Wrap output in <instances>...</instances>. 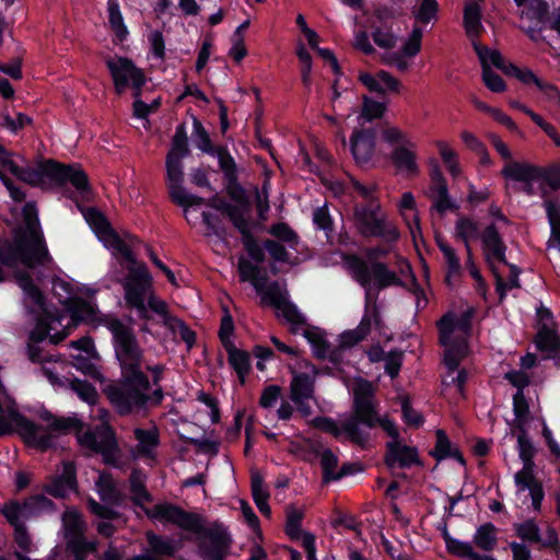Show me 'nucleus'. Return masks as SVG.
<instances>
[{"instance_id": "obj_1", "label": "nucleus", "mask_w": 560, "mask_h": 560, "mask_svg": "<svg viewBox=\"0 0 560 560\" xmlns=\"http://www.w3.org/2000/svg\"><path fill=\"white\" fill-rule=\"evenodd\" d=\"M22 215L26 231L15 233L13 246L0 253L1 262L8 267L14 266L18 261L24 267L51 264L52 256L40 229L36 205L26 202L22 209Z\"/></svg>"}, {"instance_id": "obj_2", "label": "nucleus", "mask_w": 560, "mask_h": 560, "mask_svg": "<svg viewBox=\"0 0 560 560\" xmlns=\"http://www.w3.org/2000/svg\"><path fill=\"white\" fill-rule=\"evenodd\" d=\"M1 166L18 179L34 187L44 186L45 179H48L52 186L58 188L71 184L80 194L91 190L88 174L74 164L67 165L48 159L40 161L36 167H22L12 159H2Z\"/></svg>"}, {"instance_id": "obj_3", "label": "nucleus", "mask_w": 560, "mask_h": 560, "mask_svg": "<svg viewBox=\"0 0 560 560\" xmlns=\"http://www.w3.org/2000/svg\"><path fill=\"white\" fill-rule=\"evenodd\" d=\"M101 323L112 334L115 358L120 368V378L114 385L132 384L133 382L148 384V375L142 371L144 351L133 328L118 317H104Z\"/></svg>"}, {"instance_id": "obj_4", "label": "nucleus", "mask_w": 560, "mask_h": 560, "mask_svg": "<svg viewBox=\"0 0 560 560\" xmlns=\"http://www.w3.org/2000/svg\"><path fill=\"white\" fill-rule=\"evenodd\" d=\"M40 419L49 423V429L56 432L75 431L79 444L94 453L101 454L103 463L107 466L119 467L120 448L116 433L108 423H103L93 430H83V422L72 417H56L49 410H43Z\"/></svg>"}, {"instance_id": "obj_5", "label": "nucleus", "mask_w": 560, "mask_h": 560, "mask_svg": "<svg viewBox=\"0 0 560 560\" xmlns=\"http://www.w3.org/2000/svg\"><path fill=\"white\" fill-rule=\"evenodd\" d=\"M375 392L374 385L369 380L360 377L353 387L352 415L342 423V431L348 440L362 450L369 447L371 435L360 427L374 429L380 422L381 415L377 410Z\"/></svg>"}, {"instance_id": "obj_6", "label": "nucleus", "mask_w": 560, "mask_h": 560, "mask_svg": "<svg viewBox=\"0 0 560 560\" xmlns=\"http://www.w3.org/2000/svg\"><path fill=\"white\" fill-rule=\"evenodd\" d=\"M347 261L353 273V279L365 291L364 310L372 311L374 324L378 326L381 323V314L376 304L378 291L392 285L406 288L407 284L396 272L389 270L385 262L374 261L369 265L363 258L357 255L349 256Z\"/></svg>"}, {"instance_id": "obj_7", "label": "nucleus", "mask_w": 560, "mask_h": 560, "mask_svg": "<svg viewBox=\"0 0 560 560\" xmlns=\"http://www.w3.org/2000/svg\"><path fill=\"white\" fill-rule=\"evenodd\" d=\"M151 381L148 377V384L133 382L132 384L108 385L105 394L115 408L116 412L121 416L138 415L147 412L152 406H160L164 399V392L161 386L151 393Z\"/></svg>"}, {"instance_id": "obj_8", "label": "nucleus", "mask_w": 560, "mask_h": 560, "mask_svg": "<svg viewBox=\"0 0 560 560\" xmlns=\"http://www.w3.org/2000/svg\"><path fill=\"white\" fill-rule=\"evenodd\" d=\"M145 514L151 520L167 522L184 530L197 534L200 540L207 542L228 533L222 523L214 522L210 527H206L198 514L185 511L180 506L168 502L158 503L152 509H145Z\"/></svg>"}, {"instance_id": "obj_9", "label": "nucleus", "mask_w": 560, "mask_h": 560, "mask_svg": "<svg viewBox=\"0 0 560 560\" xmlns=\"http://www.w3.org/2000/svg\"><path fill=\"white\" fill-rule=\"evenodd\" d=\"M62 529L65 551L72 560H88L97 552L98 541L86 537L88 526L79 511L67 510L62 514Z\"/></svg>"}, {"instance_id": "obj_10", "label": "nucleus", "mask_w": 560, "mask_h": 560, "mask_svg": "<svg viewBox=\"0 0 560 560\" xmlns=\"http://www.w3.org/2000/svg\"><path fill=\"white\" fill-rule=\"evenodd\" d=\"M353 223L362 237L382 238L387 243L396 242L399 238V231L386 221L377 202L354 205Z\"/></svg>"}, {"instance_id": "obj_11", "label": "nucleus", "mask_w": 560, "mask_h": 560, "mask_svg": "<svg viewBox=\"0 0 560 560\" xmlns=\"http://www.w3.org/2000/svg\"><path fill=\"white\" fill-rule=\"evenodd\" d=\"M2 413L3 410L0 411V439L15 432L26 444L38 448L40 452H47L54 447L52 436L48 433L38 434L42 427L26 418L14 407L8 408L7 417Z\"/></svg>"}, {"instance_id": "obj_12", "label": "nucleus", "mask_w": 560, "mask_h": 560, "mask_svg": "<svg viewBox=\"0 0 560 560\" xmlns=\"http://www.w3.org/2000/svg\"><path fill=\"white\" fill-rule=\"evenodd\" d=\"M152 282L153 278L145 264L142 262L139 266H130L121 283L126 305L130 310H135L138 317L144 322L152 319L145 304L147 295L152 289Z\"/></svg>"}, {"instance_id": "obj_13", "label": "nucleus", "mask_w": 560, "mask_h": 560, "mask_svg": "<svg viewBox=\"0 0 560 560\" xmlns=\"http://www.w3.org/2000/svg\"><path fill=\"white\" fill-rule=\"evenodd\" d=\"M106 68L113 80L115 92L121 95L128 88L132 89V96L140 97L147 83L144 71L137 67L132 59L125 56H107Z\"/></svg>"}, {"instance_id": "obj_14", "label": "nucleus", "mask_w": 560, "mask_h": 560, "mask_svg": "<svg viewBox=\"0 0 560 560\" xmlns=\"http://www.w3.org/2000/svg\"><path fill=\"white\" fill-rule=\"evenodd\" d=\"M501 174L504 178L512 180L540 179L552 190L560 189V163L538 166L522 162H511L502 168Z\"/></svg>"}, {"instance_id": "obj_15", "label": "nucleus", "mask_w": 560, "mask_h": 560, "mask_svg": "<svg viewBox=\"0 0 560 560\" xmlns=\"http://www.w3.org/2000/svg\"><path fill=\"white\" fill-rule=\"evenodd\" d=\"M55 502L45 494H33L25 498L22 502L14 499L9 500L1 506L0 513L5 515V513L12 511L18 520L24 522L38 517L45 511H55Z\"/></svg>"}, {"instance_id": "obj_16", "label": "nucleus", "mask_w": 560, "mask_h": 560, "mask_svg": "<svg viewBox=\"0 0 560 560\" xmlns=\"http://www.w3.org/2000/svg\"><path fill=\"white\" fill-rule=\"evenodd\" d=\"M383 462L389 470L395 468L410 469L413 466H424L419 456L418 448L416 446L407 445L402 441L386 442Z\"/></svg>"}, {"instance_id": "obj_17", "label": "nucleus", "mask_w": 560, "mask_h": 560, "mask_svg": "<svg viewBox=\"0 0 560 560\" xmlns=\"http://www.w3.org/2000/svg\"><path fill=\"white\" fill-rule=\"evenodd\" d=\"M523 468L514 475V482L518 492L528 490L532 505L535 511H540L545 498L544 487L540 480L535 477L534 457L520 458Z\"/></svg>"}, {"instance_id": "obj_18", "label": "nucleus", "mask_w": 560, "mask_h": 560, "mask_svg": "<svg viewBox=\"0 0 560 560\" xmlns=\"http://www.w3.org/2000/svg\"><path fill=\"white\" fill-rule=\"evenodd\" d=\"M261 300L282 311L283 317L292 325V334L298 332L294 326H302L306 324V318L299 311L298 306L294 303L285 300L278 281H272L268 285L267 290L261 296Z\"/></svg>"}, {"instance_id": "obj_19", "label": "nucleus", "mask_w": 560, "mask_h": 560, "mask_svg": "<svg viewBox=\"0 0 560 560\" xmlns=\"http://www.w3.org/2000/svg\"><path fill=\"white\" fill-rule=\"evenodd\" d=\"M78 490L77 466L73 462H62V472L48 478L43 491L55 499H66L69 492Z\"/></svg>"}, {"instance_id": "obj_20", "label": "nucleus", "mask_w": 560, "mask_h": 560, "mask_svg": "<svg viewBox=\"0 0 560 560\" xmlns=\"http://www.w3.org/2000/svg\"><path fill=\"white\" fill-rule=\"evenodd\" d=\"M481 246L485 260L491 271H493V267H495L494 261L509 265L505 256L508 247L494 223L488 224L482 230Z\"/></svg>"}, {"instance_id": "obj_21", "label": "nucleus", "mask_w": 560, "mask_h": 560, "mask_svg": "<svg viewBox=\"0 0 560 560\" xmlns=\"http://www.w3.org/2000/svg\"><path fill=\"white\" fill-rule=\"evenodd\" d=\"M62 305L69 313L71 323L74 326H78L81 323L102 325V318L114 317L113 315L101 314L95 304H92L80 296L66 298Z\"/></svg>"}, {"instance_id": "obj_22", "label": "nucleus", "mask_w": 560, "mask_h": 560, "mask_svg": "<svg viewBox=\"0 0 560 560\" xmlns=\"http://www.w3.org/2000/svg\"><path fill=\"white\" fill-rule=\"evenodd\" d=\"M376 131L373 128L355 129L350 137V151L358 164L368 163L374 153Z\"/></svg>"}, {"instance_id": "obj_23", "label": "nucleus", "mask_w": 560, "mask_h": 560, "mask_svg": "<svg viewBox=\"0 0 560 560\" xmlns=\"http://www.w3.org/2000/svg\"><path fill=\"white\" fill-rule=\"evenodd\" d=\"M190 153L188 141L172 139L171 149L165 159L166 182H178L185 175L183 160Z\"/></svg>"}, {"instance_id": "obj_24", "label": "nucleus", "mask_w": 560, "mask_h": 560, "mask_svg": "<svg viewBox=\"0 0 560 560\" xmlns=\"http://www.w3.org/2000/svg\"><path fill=\"white\" fill-rule=\"evenodd\" d=\"M359 81L371 92L380 97L386 96V90L393 93H400L401 82L386 70H380L375 75L369 72H361Z\"/></svg>"}, {"instance_id": "obj_25", "label": "nucleus", "mask_w": 560, "mask_h": 560, "mask_svg": "<svg viewBox=\"0 0 560 560\" xmlns=\"http://www.w3.org/2000/svg\"><path fill=\"white\" fill-rule=\"evenodd\" d=\"M15 280L25 296L35 306L28 307V313L33 315H36L38 312L48 314L46 298L38 285L35 284L33 276L27 270H19L15 272Z\"/></svg>"}, {"instance_id": "obj_26", "label": "nucleus", "mask_w": 560, "mask_h": 560, "mask_svg": "<svg viewBox=\"0 0 560 560\" xmlns=\"http://www.w3.org/2000/svg\"><path fill=\"white\" fill-rule=\"evenodd\" d=\"M320 457V467L323 470V482L329 483L332 482L337 471L336 468L338 466L339 459L332 453L330 448L322 450L320 443L310 442L308 448L306 450V455L304 456V460L312 462L313 458Z\"/></svg>"}, {"instance_id": "obj_27", "label": "nucleus", "mask_w": 560, "mask_h": 560, "mask_svg": "<svg viewBox=\"0 0 560 560\" xmlns=\"http://www.w3.org/2000/svg\"><path fill=\"white\" fill-rule=\"evenodd\" d=\"M81 212L91 230L104 244L117 233L106 215L97 208L89 207Z\"/></svg>"}, {"instance_id": "obj_28", "label": "nucleus", "mask_w": 560, "mask_h": 560, "mask_svg": "<svg viewBox=\"0 0 560 560\" xmlns=\"http://www.w3.org/2000/svg\"><path fill=\"white\" fill-rule=\"evenodd\" d=\"M455 237L464 243L467 256L471 259V245L472 241L482 237V231L479 222L468 215H460L455 222Z\"/></svg>"}, {"instance_id": "obj_29", "label": "nucleus", "mask_w": 560, "mask_h": 560, "mask_svg": "<svg viewBox=\"0 0 560 560\" xmlns=\"http://www.w3.org/2000/svg\"><path fill=\"white\" fill-rule=\"evenodd\" d=\"M238 275L243 282H250L258 293H265L268 275L257 264L241 257L238 261Z\"/></svg>"}, {"instance_id": "obj_30", "label": "nucleus", "mask_w": 560, "mask_h": 560, "mask_svg": "<svg viewBox=\"0 0 560 560\" xmlns=\"http://www.w3.org/2000/svg\"><path fill=\"white\" fill-rule=\"evenodd\" d=\"M224 350L228 353V362L242 385L245 384L246 377L252 371L250 354L246 350L238 349L235 345H228Z\"/></svg>"}, {"instance_id": "obj_31", "label": "nucleus", "mask_w": 560, "mask_h": 560, "mask_svg": "<svg viewBox=\"0 0 560 560\" xmlns=\"http://www.w3.org/2000/svg\"><path fill=\"white\" fill-rule=\"evenodd\" d=\"M231 545L232 537L228 532L210 542L199 540L198 550L201 558L205 560H224L229 553Z\"/></svg>"}, {"instance_id": "obj_32", "label": "nucleus", "mask_w": 560, "mask_h": 560, "mask_svg": "<svg viewBox=\"0 0 560 560\" xmlns=\"http://www.w3.org/2000/svg\"><path fill=\"white\" fill-rule=\"evenodd\" d=\"M183 184L184 176L178 182H167L168 196L172 202L184 208L185 211L192 206H207L208 201L205 198L186 192Z\"/></svg>"}, {"instance_id": "obj_33", "label": "nucleus", "mask_w": 560, "mask_h": 560, "mask_svg": "<svg viewBox=\"0 0 560 560\" xmlns=\"http://www.w3.org/2000/svg\"><path fill=\"white\" fill-rule=\"evenodd\" d=\"M236 230L240 232L242 236L243 247L250 257V259L257 265L262 264L266 260V248L264 247V244L260 245L257 238L254 236L250 229L249 220L244 222Z\"/></svg>"}, {"instance_id": "obj_34", "label": "nucleus", "mask_w": 560, "mask_h": 560, "mask_svg": "<svg viewBox=\"0 0 560 560\" xmlns=\"http://www.w3.org/2000/svg\"><path fill=\"white\" fill-rule=\"evenodd\" d=\"M482 14L478 3L471 2L464 9L463 26L467 37L472 42L477 40L485 32L481 23Z\"/></svg>"}, {"instance_id": "obj_35", "label": "nucleus", "mask_w": 560, "mask_h": 560, "mask_svg": "<svg viewBox=\"0 0 560 560\" xmlns=\"http://www.w3.org/2000/svg\"><path fill=\"white\" fill-rule=\"evenodd\" d=\"M443 362L450 373L458 370L463 359L468 352V342L465 338H454L445 346Z\"/></svg>"}, {"instance_id": "obj_36", "label": "nucleus", "mask_w": 560, "mask_h": 560, "mask_svg": "<svg viewBox=\"0 0 560 560\" xmlns=\"http://www.w3.org/2000/svg\"><path fill=\"white\" fill-rule=\"evenodd\" d=\"M390 160L397 170H404L409 175H417L419 173L417 155L406 145L395 147L392 151Z\"/></svg>"}, {"instance_id": "obj_37", "label": "nucleus", "mask_w": 560, "mask_h": 560, "mask_svg": "<svg viewBox=\"0 0 560 560\" xmlns=\"http://www.w3.org/2000/svg\"><path fill=\"white\" fill-rule=\"evenodd\" d=\"M129 489L133 495V504L145 511L147 508L143 506L142 502H151L153 498L145 487V474L141 469H132L130 472Z\"/></svg>"}, {"instance_id": "obj_38", "label": "nucleus", "mask_w": 560, "mask_h": 560, "mask_svg": "<svg viewBox=\"0 0 560 560\" xmlns=\"http://www.w3.org/2000/svg\"><path fill=\"white\" fill-rule=\"evenodd\" d=\"M10 526L13 527V540L22 552L27 553L32 551V537L28 533L25 522L18 520L13 512L2 515Z\"/></svg>"}, {"instance_id": "obj_39", "label": "nucleus", "mask_w": 560, "mask_h": 560, "mask_svg": "<svg viewBox=\"0 0 560 560\" xmlns=\"http://www.w3.org/2000/svg\"><path fill=\"white\" fill-rule=\"evenodd\" d=\"M250 488L252 497L257 509L264 516L270 517L271 509L268 503L270 493L268 490L264 489V477L258 471L253 472L250 476Z\"/></svg>"}, {"instance_id": "obj_40", "label": "nucleus", "mask_w": 560, "mask_h": 560, "mask_svg": "<svg viewBox=\"0 0 560 560\" xmlns=\"http://www.w3.org/2000/svg\"><path fill=\"white\" fill-rule=\"evenodd\" d=\"M207 207L215 209L220 211L222 214L226 215L235 229H237L248 220L244 215L243 210L240 207L228 202L226 200L220 198L217 195L208 200Z\"/></svg>"}, {"instance_id": "obj_41", "label": "nucleus", "mask_w": 560, "mask_h": 560, "mask_svg": "<svg viewBox=\"0 0 560 560\" xmlns=\"http://www.w3.org/2000/svg\"><path fill=\"white\" fill-rule=\"evenodd\" d=\"M292 401L299 398H313L315 392V380L307 373H298L293 375L290 385Z\"/></svg>"}, {"instance_id": "obj_42", "label": "nucleus", "mask_w": 560, "mask_h": 560, "mask_svg": "<svg viewBox=\"0 0 560 560\" xmlns=\"http://www.w3.org/2000/svg\"><path fill=\"white\" fill-rule=\"evenodd\" d=\"M135 438L138 441L137 453L142 457H153V450L160 443L158 431L138 428L135 430Z\"/></svg>"}, {"instance_id": "obj_43", "label": "nucleus", "mask_w": 560, "mask_h": 560, "mask_svg": "<svg viewBox=\"0 0 560 560\" xmlns=\"http://www.w3.org/2000/svg\"><path fill=\"white\" fill-rule=\"evenodd\" d=\"M497 532L498 529L494 524L490 522L485 523L477 527L472 541L479 549L491 552L498 544Z\"/></svg>"}, {"instance_id": "obj_44", "label": "nucleus", "mask_w": 560, "mask_h": 560, "mask_svg": "<svg viewBox=\"0 0 560 560\" xmlns=\"http://www.w3.org/2000/svg\"><path fill=\"white\" fill-rule=\"evenodd\" d=\"M303 337L311 345L315 358L319 360L326 359L330 343L325 338L323 330L317 327H310L304 330Z\"/></svg>"}, {"instance_id": "obj_45", "label": "nucleus", "mask_w": 560, "mask_h": 560, "mask_svg": "<svg viewBox=\"0 0 560 560\" xmlns=\"http://www.w3.org/2000/svg\"><path fill=\"white\" fill-rule=\"evenodd\" d=\"M191 138L196 148L201 150L203 153L214 156V151H217L219 145L213 144L210 135L203 127L202 122L196 116H192Z\"/></svg>"}, {"instance_id": "obj_46", "label": "nucleus", "mask_w": 560, "mask_h": 560, "mask_svg": "<svg viewBox=\"0 0 560 560\" xmlns=\"http://www.w3.org/2000/svg\"><path fill=\"white\" fill-rule=\"evenodd\" d=\"M472 48L479 58L481 68L493 65L497 69H503L506 62L499 50L490 49L488 46L481 45L478 40H472Z\"/></svg>"}, {"instance_id": "obj_47", "label": "nucleus", "mask_w": 560, "mask_h": 560, "mask_svg": "<svg viewBox=\"0 0 560 560\" xmlns=\"http://www.w3.org/2000/svg\"><path fill=\"white\" fill-rule=\"evenodd\" d=\"M514 530L518 538L529 544L541 541V532L535 518H527L522 523L514 524Z\"/></svg>"}, {"instance_id": "obj_48", "label": "nucleus", "mask_w": 560, "mask_h": 560, "mask_svg": "<svg viewBox=\"0 0 560 560\" xmlns=\"http://www.w3.org/2000/svg\"><path fill=\"white\" fill-rule=\"evenodd\" d=\"M108 24L118 40L124 42L129 32L125 24L119 4H107Z\"/></svg>"}, {"instance_id": "obj_49", "label": "nucleus", "mask_w": 560, "mask_h": 560, "mask_svg": "<svg viewBox=\"0 0 560 560\" xmlns=\"http://www.w3.org/2000/svg\"><path fill=\"white\" fill-rule=\"evenodd\" d=\"M268 232L278 241L288 244L290 248L296 249L300 242V237L298 233L288 223H275L269 228Z\"/></svg>"}, {"instance_id": "obj_50", "label": "nucleus", "mask_w": 560, "mask_h": 560, "mask_svg": "<svg viewBox=\"0 0 560 560\" xmlns=\"http://www.w3.org/2000/svg\"><path fill=\"white\" fill-rule=\"evenodd\" d=\"M387 109L385 102H378L366 95L362 98V108L360 118L364 121L371 122L375 119H380L384 116Z\"/></svg>"}, {"instance_id": "obj_51", "label": "nucleus", "mask_w": 560, "mask_h": 560, "mask_svg": "<svg viewBox=\"0 0 560 560\" xmlns=\"http://www.w3.org/2000/svg\"><path fill=\"white\" fill-rule=\"evenodd\" d=\"M513 412L515 416V428L526 429L529 421V404L524 395V392H516L513 396Z\"/></svg>"}, {"instance_id": "obj_52", "label": "nucleus", "mask_w": 560, "mask_h": 560, "mask_svg": "<svg viewBox=\"0 0 560 560\" xmlns=\"http://www.w3.org/2000/svg\"><path fill=\"white\" fill-rule=\"evenodd\" d=\"M214 156L218 158L219 167L223 173L224 179H234L235 176H238L236 162L226 147L219 145L217 151H214Z\"/></svg>"}, {"instance_id": "obj_53", "label": "nucleus", "mask_w": 560, "mask_h": 560, "mask_svg": "<svg viewBox=\"0 0 560 560\" xmlns=\"http://www.w3.org/2000/svg\"><path fill=\"white\" fill-rule=\"evenodd\" d=\"M435 445L433 450L429 452V455L433 457L436 462H442L450 458V454L454 451L446 432L443 429H438L435 431Z\"/></svg>"}, {"instance_id": "obj_54", "label": "nucleus", "mask_w": 560, "mask_h": 560, "mask_svg": "<svg viewBox=\"0 0 560 560\" xmlns=\"http://www.w3.org/2000/svg\"><path fill=\"white\" fill-rule=\"evenodd\" d=\"M446 551L458 558H466L469 560H482L485 555L476 552L468 541H462L457 538L451 540L446 546Z\"/></svg>"}, {"instance_id": "obj_55", "label": "nucleus", "mask_w": 560, "mask_h": 560, "mask_svg": "<svg viewBox=\"0 0 560 560\" xmlns=\"http://www.w3.org/2000/svg\"><path fill=\"white\" fill-rule=\"evenodd\" d=\"M431 190L436 195L433 207L440 214H444L447 210L458 209L457 205L451 200L447 183L431 186Z\"/></svg>"}, {"instance_id": "obj_56", "label": "nucleus", "mask_w": 560, "mask_h": 560, "mask_svg": "<svg viewBox=\"0 0 560 560\" xmlns=\"http://www.w3.org/2000/svg\"><path fill=\"white\" fill-rule=\"evenodd\" d=\"M147 539L154 556L172 557L176 552L173 541L168 538L161 537L150 532L147 535Z\"/></svg>"}, {"instance_id": "obj_57", "label": "nucleus", "mask_w": 560, "mask_h": 560, "mask_svg": "<svg viewBox=\"0 0 560 560\" xmlns=\"http://www.w3.org/2000/svg\"><path fill=\"white\" fill-rule=\"evenodd\" d=\"M225 180L228 195L233 201L238 203L237 207H240L244 213L249 209L250 202L246 195L245 188L238 182V176H235L234 179L229 178Z\"/></svg>"}, {"instance_id": "obj_58", "label": "nucleus", "mask_w": 560, "mask_h": 560, "mask_svg": "<svg viewBox=\"0 0 560 560\" xmlns=\"http://www.w3.org/2000/svg\"><path fill=\"white\" fill-rule=\"evenodd\" d=\"M70 387L79 396L80 399L90 405L94 404L98 398L95 386L85 380L74 377L70 382Z\"/></svg>"}, {"instance_id": "obj_59", "label": "nucleus", "mask_w": 560, "mask_h": 560, "mask_svg": "<svg viewBox=\"0 0 560 560\" xmlns=\"http://www.w3.org/2000/svg\"><path fill=\"white\" fill-rule=\"evenodd\" d=\"M52 320L51 314L42 313L36 317L34 329L30 332L28 339L32 342L40 343L46 340L50 332V322Z\"/></svg>"}, {"instance_id": "obj_60", "label": "nucleus", "mask_w": 560, "mask_h": 560, "mask_svg": "<svg viewBox=\"0 0 560 560\" xmlns=\"http://www.w3.org/2000/svg\"><path fill=\"white\" fill-rule=\"evenodd\" d=\"M516 79L524 84H535L538 90L545 92L546 94L553 92L560 98V91L558 90V88L551 83L540 80L530 69L521 68L520 73L516 75Z\"/></svg>"}, {"instance_id": "obj_61", "label": "nucleus", "mask_w": 560, "mask_h": 560, "mask_svg": "<svg viewBox=\"0 0 560 560\" xmlns=\"http://www.w3.org/2000/svg\"><path fill=\"white\" fill-rule=\"evenodd\" d=\"M436 147L439 149V153L445 166L447 167L450 174L453 177H457L460 174V166L458 163L457 153L452 150L446 142L438 141Z\"/></svg>"}, {"instance_id": "obj_62", "label": "nucleus", "mask_w": 560, "mask_h": 560, "mask_svg": "<svg viewBox=\"0 0 560 560\" xmlns=\"http://www.w3.org/2000/svg\"><path fill=\"white\" fill-rule=\"evenodd\" d=\"M105 246L113 248L122 257L124 260L129 262L131 266H139L135 253L130 246L125 241H122L118 233L110 237L107 243H105Z\"/></svg>"}, {"instance_id": "obj_63", "label": "nucleus", "mask_w": 560, "mask_h": 560, "mask_svg": "<svg viewBox=\"0 0 560 560\" xmlns=\"http://www.w3.org/2000/svg\"><path fill=\"white\" fill-rule=\"evenodd\" d=\"M401 418L404 422L410 427L419 428L424 423L423 416L412 408L411 400L408 396L400 398Z\"/></svg>"}, {"instance_id": "obj_64", "label": "nucleus", "mask_w": 560, "mask_h": 560, "mask_svg": "<svg viewBox=\"0 0 560 560\" xmlns=\"http://www.w3.org/2000/svg\"><path fill=\"white\" fill-rule=\"evenodd\" d=\"M436 327L439 330L440 343L447 346L451 340V336L456 330L455 315L452 312L445 313L438 322Z\"/></svg>"}]
</instances>
